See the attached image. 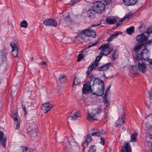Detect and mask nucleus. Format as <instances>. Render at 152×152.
I'll return each mask as SVG.
<instances>
[{"mask_svg": "<svg viewBox=\"0 0 152 152\" xmlns=\"http://www.w3.org/2000/svg\"><path fill=\"white\" fill-rule=\"evenodd\" d=\"M103 56V54H102V53L100 52L99 56L96 58L95 61L96 62H98V61L100 60Z\"/></svg>", "mask_w": 152, "mask_h": 152, "instance_id": "37", "label": "nucleus"}, {"mask_svg": "<svg viewBox=\"0 0 152 152\" xmlns=\"http://www.w3.org/2000/svg\"><path fill=\"white\" fill-rule=\"evenodd\" d=\"M107 98H104L105 99L104 100V103L106 104L107 105H109L110 104V103L109 102L108 100L107 99Z\"/></svg>", "mask_w": 152, "mask_h": 152, "instance_id": "55", "label": "nucleus"}, {"mask_svg": "<svg viewBox=\"0 0 152 152\" xmlns=\"http://www.w3.org/2000/svg\"><path fill=\"white\" fill-rule=\"evenodd\" d=\"M129 145V142L125 143L124 146L121 148V152H131V147Z\"/></svg>", "mask_w": 152, "mask_h": 152, "instance_id": "17", "label": "nucleus"}, {"mask_svg": "<svg viewBox=\"0 0 152 152\" xmlns=\"http://www.w3.org/2000/svg\"><path fill=\"white\" fill-rule=\"evenodd\" d=\"M2 107V105L1 103V101L0 100V111H1V110Z\"/></svg>", "mask_w": 152, "mask_h": 152, "instance_id": "62", "label": "nucleus"}, {"mask_svg": "<svg viewBox=\"0 0 152 152\" xmlns=\"http://www.w3.org/2000/svg\"><path fill=\"white\" fill-rule=\"evenodd\" d=\"M134 28L133 26H132L130 28L126 29V33L129 35L132 34L134 32Z\"/></svg>", "mask_w": 152, "mask_h": 152, "instance_id": "29", "label": "nucleus"}, {"mask_svg": "<svg viewBox=\"0 0 152 152\" xmlns=\"http://www.w3.org/2000/svg\"><path fill=\"white\" fill-rule=\"evenodd\" d=\"M112 64L111 63H106L102 66L98 68L99 71H105L108 69L110 66Z\"/></svg>", "mask_w": 152, "mask_h": 152, "instance_id": "21", "label": "nucleus"}, {"mask_svg": "<svg viewBox=\"0 0 152 152\" xmlns=\"http://www.w3.org/2000/svg\"><path fill=\"white\" fill-rule=\"evenodd\" d=\"M44 25L47 26H51L54 27H56L57 25V21L53 18L47 19L43 22Z\"/></svg>", "mask_w": 152, "mask_h": 152, "instance_id": "6", "label": "nucleus"}, {"mask_svg": "<svg viewBox=\"0 0 152 152\" xmlns=\"http://www.w3.org/2000/svg\"><path fill=\"white\" fill-rule=\"evenodd\" d=\"M80 83V81L78 78H77L76 77H75L73 82L72 86L74 87L77 85H78Z\"/></svg>", "mask_w": 152, "mask_h": 152, "instance_id": "32", "label": "nucleus"}, {"mask_svg": "<svg viewBox=\"0 0 152 152\" xmlns=\"http://www.w3.org/2000/svg\"><path fill=\"white\" fill-rule=\"evenodd\" d=\"M22 107L23 110L25 113V114L26 115L27 113V112L26 110V107L25 106L23 105H22Z\"/></svg>", "mask_w": 152, "mask_h": 152, "instance_id": "53", "label": "nucleus"}, {"mask_svg": "<svg viewBox=\"0 0 152 152\" xmlns=\"http://www.w3.org/2000/svg\"><path fill=\"white\" fill-rule=\"evenodd\" d=\"M104 85L101 86L100 87H99L98 88V90L96 91V92L94 91V90H92V93L94 95H96L98 96H101L104 93Z\"/></svg>", "mask_w": 152, "mask_h": 152, "instance_id": "10", "label": "nucleus"}, {"mask_svg": "<svg viewBox=\"0 0 152 152\" xmlns=\"http://www.w3.org/2000/svg\"><path fill=\"white\" fill-rule=\"evenodd\" d=\"M100 140L101 141L100 142V143L102 145H104L105 143V140L104 137H101Z\"/></svg>", "mask_w": 152, "mask_h": 152, "instance_id": "48", "label": "nucleus"}, {"mask_svg": "<svg viewBox=\"0 0 152 152\" xmlns=\"http://www.w3.org/2000/svg\"><path fill=\"white\" fill-rule=\"evenodd\" d=\"M98 42L97 41L94 43H92L91 45H90L89 46L88 48H90L91 47L93 46H96L97 45V44H98Z\"/></svg>", "mask_w": 152, "mask_h": 152, "instance_id": "51", "label": "nucleus"}, {"mask_svg": "<svg viewBox=\"0 0 152 152\" xmlns=\"http://www.w3.org/2000/svg\"><path fill=\"white\" fill-rule=\"evenodd\" d=\"M138 0H123L124 4L126 6L133 5L137 2Z\"/></svg>", "mask_w": 152, "mask_h": 152, "instance_id": "20", "label": "nucleus"}, {"mask_svg": "<svg viewBox=\"0 0 152 152\" xmlns=\"http://www.w3.org/2000/svg\"><path fill=\"white\" fill-rule=\"evenodd\" d=\"M40 64L42 66L45 65V66H47L48 64L47 62L45 61H42L40 62Z\"/></svg>", "mask_w": 152, "mask_h": 152, "instance_id": "52", "label": "nucleus"}, {"mask_svg": "<svg viewBox=\"0 0 152 152\" xmlns=\"http://www.w3.org/2000/svg\"><path fill=\"white\" fill-rule=\"evenodd\" d=\"M122 33V32L121 31H118L115 33L112 34L111 35L113 39L116 38L119 34H121Z\"/></svg>", "mask_w": 152, "mask_h": 152, "instance_id": "40", "label": "nucleus"}, {"mask_svg": "<svg viewBox=\"0 0 152 152\" xmlns=\"http://www.w3.org/2000/svg\"><path fill=\"white\" fill-rule=\"evenodd\" d=\"M149 36V35L146 36L144 34L142 33L137 35L136 37V39L138 42L141 44L147 40Z\"/></svg>", "mask_w": 152, "mask_h": 152, "instance_id": "8", "label": "nucleus"}, {"mask_svg": "<svg viewBox=\"0 0 152 152\" xmlns=\"http://www.w3.org/2000/svg\"><path fill=\"white\" fill-rule=\"evenodd\" d=\"M84 57L83 56L82 54H79L78 55L77 61H80L81 60L83 59Z\"/></svg>", "mask_w": 152, "mask_h": 152, "instance_id": "47", "label": "nucleus"}, {"mask_svg": "<svg viewBox=\"0 0 152 152\" xmlns=\"http://www.w3.org/2000/svg\"><path fill=\"white\" fill-rule=\"evenodd\" d=\"M80 116V115L78 113H75L71 116H69L68 118H71L72 120H74L75 119L79 117Z\"/></svg>", "mask_w": 152, "mask_h": 152, "instance_id": "33", "label": "nucleus"}, {"mask_svg": "<svg viewBox=\"0 0 152 152\" xmlns=\"http://www.w3.org/2000/svg\"><path fill=\"white\" fill-rule=\"evenodd\" d=\"M113 39V38L112 37L110 36L108 39H107V42L108 43H110V42H111V41H112Z\"/></svg>", "mask_w": 152, "mask_h": 152, "instance_id": "56", "label": "nucleus"}, {"mask_svg": "<svg viewBox=\"0 0 152 152\" xmlns=\"http://www.w3.org/2000/svg\"><path fill=\"white\" fill-rule=\"evenodd\" d=\"M96 149L95 146L94 145H93L90 147L88 150V151L89 152H96Z\"/></svg>", "mask_w": 152, "mask_h": 152, "instance_id": "42", "label": "nucleus"}, {"mask_svg": "<svg viewBox=\"0 0 152 152\" xmlns=\"http://www.w3.org/2000/svg\"><path fill=\"white\" fill-rule=\"evenodd\" d=\"M73 151L72 152H80V151L78 148H76L75 149L74 148L73 149Z\"/></svg>", "mask_w": 152, "mask_h": 152, "instance_id": "59", "label": "nucleus"}, {"mask_svg": "<svg viewBox=\"0 0 152 152\" xmlns=\"http://www.w3.org/2000/svg\"><path fill=\"white\" fill-rule=\"evenodd\" d=\"M64 21L66 22H71L72 21V19L69 15H68L64 19Z\"/></svg>", "mask_w": 152, "mask_h": 152, "instance_id": "41", "label": "nucleus"}, {"mask_svg": "<svg viewBox=\"0 0 152 152\" xmlns=\"http://www.w3.org/2000/svg\"><path fill=\"white\" fill-rule=\"evenodd\" d=\"M4 134L3 132L2 131L0 132V142L1 143V145H2L3 147L4 148H5L7 140L6 138L4 137L3 138Z\"/></svg>", "mask_w": 152, "mask_h": 152, "instance_id": "18", "label": "nucleus"}, {"mask_svg": "<svg viewBox=\"0 0 152 152\" xmlns=\"http://www.w3.org/2000/svg\"><path fill=\"white\" fill-rule=\"evenodd\" d=\"M38 129L36 126H34L29 131V134H31V137H35L37 136Z\"/></svg>", "mask_w": 152, "mask_h": 152, "instance_id": "24", "label": "nucleus"}, {"mask_svg": "<svg viewBox=\"0 0 152 152\" xmlns=\"http://www.w3.org/2000/svg\"><path fill=\"white\" fill-rule=\"evenodd\" d=\"M111 51V50L110 49L107 50H105V51L104 52L102 53V54H103V56H107L110 53Z\"/></svg>", "mask_w": 152, "mask_h": 152, "instance_id": "45", "label": "nucleus"}, {"mask_svg": "<svg viewBox=\"0 0 152 152\" xmlns=\"http://www.w3.org/2000/svg\"><path fill=\"white\" fill-rule=\"evenodd\" d=\"M116 50H115L112 54V57L113 60H115L118 58V56L116 55Z\"/></svg>", "mask_w": 152, "mask_h": 152, "instance_id": "44", "label": "nucleus"}, {"mask_svg": "<svg viewBox=\"0 0 152 152\" xmlns=\"http://www.w3.org/2000/svg\"><path fill=\"white\" fill-rule=\"evenodd\" d=\"M99 116L97 113L92 112L88 114L87 119L89 121H93L94 120L98 121Z\"/></svg>", "mask_w": 152, "mask_h": 152, "instance_id": "12", "label": "nucleus"}, {"mask_svg": "<svg viewBox=\"0 0 152 152\" xmlns=\"http://www.w3.org/2000/svg\"><path fill=\"white\" fill-rule=\"evenodd\" d=\"M28 25V23L26 21L24 20L21 22L20 23V26L21 27L27 28Z\"/></svg>", "mask_w": 152, "mask_h": 152, "instance_id": "36", "label": "nucleus"}, {"mask_svg": "<svg viewBox=\"0 0 152 152\" xmlns=\"http://www.w3.org/2000/svg\"><path fill=\"white\" fill-rule=\"evenodd\" d=\"M105 20L107 23L110 24H114L117 21V20L114 17H107Z\"/></svg>", "mask_w": 152, "mask_h": 152, "instance_id": "23", "label": "nucleus"}, {"mask_svg": "<svg viewBox=\"0 0 152 152\" xmlns=\"http://www.w3.org/2000/svg\"><path fill=\"white\" fill-rule=\"evenodd\" d=\"M148 61L149 62L150 64H152V60L149 59L148 60Z\"/></svg>", "mask_w": 152, "mask_h": 152, "instance_id": "64", "label": "nucleus"}, {"mask_svg": "<svg viewBox=\"0 0 152 152\" xmlns=\"http://www.w3.org/2000/svg\"><path fill=\"white\" fill-rule=\"evenodd\" d=\"M151 43H152V39H151L146 41L144 43H143L142 44L143 45L146 47L148 45H150Z\"/></svg>", "mask_w": 152, "mask_h": 152, "instance_id": "43", "label": "nucleus"}, {"mask_svg": "<svg viewBox=\"0 0 152 152\" xmlns=\"http://www.w3.org/2000/svg\"><path fill=\"white\" fill-rule=\"evenodd\" d=\"M53 107V105L49 102H47L42 104V108L45 113H47Z\"/></svg>", "mask_w": 152, "mask_h": 152, "instance_id": "9", "label": "nucleus"}, {"mask_svg": "<svg viewBox=\"0 0 152 152\" xmlns=\"http://www.w3.org/2000/svg\"><path fill=\"white\" fill-rule=\"evenodd\" d=\"M109 44L107 43L106 45H102L99 48V50H101L100 52L103 53L105 51V50L110 49L109 48Z\"/></svg>", "mask_w": 152, "mask_h": 152, "instance_id": "27", "label": "nucleus"}, {"mask_svg": "<svg viewBox=\"0 0 152 152\" xmlns=\"http://www.w3.org/2000/svg\"><path fill=\"white\" fill-rule=\"evenodd\" d=\"M73 150V149L68 147H65L64 148V152H72Z\"/></svg>", "mask_w": 152, "mask_h": 152, "instance_id": "39", "label": "nucleus"}, {"mask_svg": "<svg viewBox=\"0 0 152 152\" xmlns=\"http://www.w3.org/2000/svg\"><path fill=\"white\" fill-rule=\"evenodd\" d=\"M143 44H137L135 45L134 48V50L135 52L137 53L140 51L141 48L143 46Z\"/></svg>", "mask_w": 152, "mask_h": 152, "instance_id": "28", "label": "nucleus"}, {"mask_svg": "<svg viewBox=\"0 0 152 152\" xmlns=\"http://www.w3.org/2000/svg\"><path fill=\"white\" fill-rule=\"evenodd\" d=\"M96 12V11L93 9H90L87 12V15L90 18H94L95 17Z\"/></svg>", "mask_w": 152, "mask_h": 152, "instance_id": "19", "label": "nucleus"}, {"mask_svg": "<svg viewBox=\"0 0 152 152\" xmlns=\"http://www.w3.org/2000/svg\"><path fill=\"white\" fill-rule=\"evenodd\" d=\"M99 64V62H96L94 61L93 63H91L89 66L88 71L87 72V74H89L91 72L93 69H95Z\"/></svg>", "mask_w": 152, "mask_h": 152, "instance_id": "14", "label": "nucleus"}, {"mask_svg": "<svg viewBox=\"0 0 152 152\" xmlns=\"http://www.w3.org/2000/svg\"><path fill=\"white\" fill-rule=\"evenodd\" d=\"M80 0H71V1L73 4H76Z\"/></svg>", "mask_w": 152, "mask_h": 152, "instance_id": "57", "label": "nucleus"}, {"mask_svg": "<svg viewBox=\"0 0 152 152\" xmlns=\"http://www.w3.org/2000/svg\"><path fill=\"white\" fill-rule=\"evenodd\" d=\"M101 23H99L97 24H93L91 25V27H97V26H100L101 25Z\"/></svg>", "mask_w": 152, "mask_h": 152, "instance_id": "58", "label": "nucleus"}, {"mask_svg": "<svg viewBox=\"0 0 152 152\" xmlns=\"http://www.w3.org/2000/svg\"><path fill=\"white\" fill-rule=\"evenodd\" d=\"M6 63L4 62L0 63V71L2 72H4L6 69Z\"/></svg>", "mask_w": 152, "mask_h": 152, "instance_id": "30", "label": "nucleus"}, {"mask_svg": "<svg viewBox=\"0 0 152 152\" xmlns=\"http://www.w3.org/2000/svg\"><path fill=\"white\" fill-rule=\"evenodd\" d=\"M108 93V92H107L106 91L104 95V98H107V95Z\"/></svg>", "mask_w": 152, "mask_h": 152, "instance_id": "60", "label": "nucleus"}, {"mask_svg": "<svg viewBox=\"0 0 152 152\" xmlns=\"http://www.w3.org/2000/svg\"><path fill=\"white\" fill-rule=\"evenodd\" d=\"M148 34H150L152 33V27H149L147 28V31L145 32Z\"/></svg>", "mask_w": 152, "mask_h": 152, "instance_id": "46", "label": "nucleus"}, {"mask_svg": "<svg viewBox=\"0 0 152 152\" xmlns=\"http://www.w3.org/2000/svg\"><path fill=\"white\" fill-rule=\"evenodd\" d=\"M105 5L101 1H97L95 3L93 7L96 12L98 13H101L105 9Z\"/></svg>", "mask_w": 152, "mask_h": 152, "instance_id": "1", "label": "nucleus"}, {"mask_svg": "<svg viewBox=\"0 0 152 152\" xmlns=\"http://www.w3.org/2000/svg\"><path fill=\"white\" fill-rule=\"evenodd\" d=\"M90 79V84L92 86L94 85V84H97L98 85H100L101 86H103L104 85V83L103 81L97 78H95L93 76L89 77Z\"/></svg>", "mask_w": 152, "mask_h": 152, "instance_id": "3", "label": "nucleus"}, {"mask_svg": "<svg viewBox=\"0 0 152 152\" xmlns=\"http://www.w3.org/2000/svg\"><path fill=\"white\" fill-rule=\"evenodd\" d=\"M86 32L85 34L87 37H91L94 38L96 36V34L95 31L90 28L86 29Z\"/></svg>", "mask_w": 152, "mask_h": 152, "instance_id": "11", "label": "nucleus"}, {"mask_svg": "<svg viewBox=\"0 0 152 152\" xmlns=\"http://www.w3.org/2000/svg\"><path fill=\"white\" fill-rule=\"evenodd\" d=\"M92 138L89 134H88L86 136L85 140L82 143V145L85 148L86 147H87L89 142L92 141Z\"/></svg>", "mask_w": 152, "mask_h": 152, "instance_id": "15", "label": "nucleus"}, {"mask_svg": "<svg viewBox=\"0 0 152 152\" xmlns=\"http://www.w3.org/2000/svg\"><path fill=\"white\" fill-rule=\"evenodd\" d=\"M66 77L64 76L61 75L59 78V81L61 83H64L66 81Z\"/></svg>", "mask_w": 152, "mask_h": 152, "instance_id": "35", "label": "nucleus"}, {"mask_svg": "<svg viewBox=\"0 0 152 152\" xmlns=\"http://www.w3.org/2000/svg\"><path fill=\"white\" fill-rule=\"evenodd\" d=\"M125 118V115L124 114L121 115L118 118V119L117 120L115 123V126L117 127H121L124 123Z\"/></svg>", "mask_w": 152, "mask_h": 152, "instance_id": "4", "label": "nucleus"}, {"mask_svg": "<svg viewBox=\"0 0 152 152\" xmlns=\"http://www.w3.org/2000/svg\"><path fill=\"white\" fill-rule=\"evenodd\" d=\"M108 93V92H107L106 91L104 95V98H107V95Z\"/></svg>", "mask_w": 152, "mask_h": 152, "instance_id": "61", "label": "nucleus"}, {"mask_svg": "<svg viewBox=\"0 0 152 152\" xmlns=\"http://www.w3.org/2000/svg\"><path fill=\"white\" fill-rule=\"evenodd\" d=\"M132 14H131L129 13L126 15L124 18L121 20L119 21L117 23V27H118L120 25H121L123 22L126 20H128L131 18V17L132 16Z\"/></svg>", "mask_w": 152, "mask_h": 152, "instance_id": "22", "label": "nucleus"}, {"mask_svg": "<svg viewBox=\"0 0 152 152\" xmlns=\"http://www.w3.org/2000/svg\"><path fill=\"white\" fill-rule=\"evenodd\" d=\"M91 85L87 83H84L83 85V87L82 89V93L83 94L85 95L87 94H88L90 91H91L92 92V90H93L91 88Z\"/></svg>", "mask_w": 152, "mask_h": 152, "instance_id": "7", "label": "nucleus"}, {"mask_svg": "<svg viewBox=\"0 0 152 152\" xmlns=\"http://www.w3.org/2000/svg\"><path fill=\"white\" fill-rule=\"evenodd\" d=\"M12 50L11 54L14 57H16L18 54V47L14 43H12L10 44Z\"/></svg>", "mask_w": 152, "mask_h": 152, "instance_id": "13", "label": "nucleus"}, {"mask_svg": "<svg viewBox=\"0 0 152 152\" xmlns=\"http://www.w3.org/2000/svg\"><path fill=\"white\" fill-rule=\"evenodd\" d=\"M107 5H109L112 1V0H104Z\"/></svg>", "mask_w": 152, "mask_h": 152, "instance_id": "50", "label": "nucleus"}, {"mask_svg": "<svg viewBox=\"0 0 152 152\" xmlns=\"http://www.w3.org/2000/svg\"><path fill=\"white\" fill-rule=\"evenodd\" d=\"M23 152H31V150L28 148L26 147L25 148L23 149Z\"/></svg>", "mask_w": 152, "mask_h": 152, "instance_id": "49", "label": "nucleus"}, {"mask_svg": "<svg viewBox=\"0 0 152 152\" xmlns=\"http://www.w3.org/2000/svg\"><path fill=\"white\" fill-rule=\"evenodd\" d=\"M149 95L150 96V98L152 99V95H151V92H149Z\"/></svg>", "mask_w": 152, "mask_h": 152, "instance_id": "63", "label": "nucleus"}, {"mask_svg": "<svg viewBox=\"0 0 152 152\" xmlns=\"http://www.w3.org/2000/svg\"><path fill=\"white\" fill-rule=\"evenodd\" d=\"M94 110L96 112L95 113H97L98 114V116H99L100 113L102 112V109L101 108H95Z\"/></svg>", "mask_w": 152, "mask_h": 152, "instance_id": "38", "label": "nucleus"}, {"mask_svg": "<svg viewBox=\"0 0 152 152\" xmlns=\"http://www.w3.org/2000/svg\"><path fill=\"white\" fill-rule=\"evenodd\" d=\"M86 32V29H85L78 33L77 37L81 38L82 40H84L85 39V36L87 37L85 34Z\"/></svg>", "mask_w": 152, "mask_h": 152, "instance_id": "26", "label": "nucleus"}, {"mask_svg": "<svg viewBox=\"0 0 152 152\" xmlns=\"http://www.w3.org/2000/svg\"><path fill=\"white\" fill-rule=\"evenodd\" d=\"M109 116L108 115L107 111H105L104 115L103 121L104 124L107 122L109 120Z\"/></svg>", "mask_w": 152, "mask_h": 152, "instance_id": "31", "label": "nucleus"}, {"mask_svg": "<svg viewBox=\"0 0 152 152\" xmlns=\"http://www.w3.org/2000/svg\"><path fill=\"white\" fill-rule=\"evenodd\" d=\"M137 69H136V71H135L133 68H132L131 71V72L132 73H133L134 74H136L137 73Z\"/></svg>", "mask_w": 152, "mask_h": 152, "instance_id": "54", "label": "nucleus"}, {"mask_svg": "<svg viewBox=\"0 0 152 152\" xmlns=\"http://www.w3.org/2000/svg\"><path fill=\"white\" fill-rule=\"evenodd\" d=\"M148 52V50L147 49V48L145 47L144 49L142 51L140 54L138 53H137L136 55L134 56V60H136L139 61L144 59V58L145 57L144 55H147Z\"/></svg>", "mask_w": 152, "mask_h": 152, "instance_id": "2", "label": "nucleus"}, {"mask_svg": "<svg viewBox=\"0 0 152 152\" xmlns=\"http://www.w3.org/2000/svg\"><path fill=\"white\" fill-rule=\"evenodd\" d=\"M11 115L14 120L15 121H17V123H15L16 124L15 128L16 129H18L20 126V120L18 115V113L16 112H13L11 113Z\"/></svg>", "mask_w": 152, "mask_h": 152, "instance_id": "5", "label": "nucleus"}, {"mask_svg": "<svg viewBox=\"0 0 152 152\" xmlns=\"http://www.w3.org/2000/svg\"><path fill=\"white\" fill-rule=\"evenodd\" d=\"M138 67L139 70L142 73H145L146 71V65L145 63L142 62L141 63H138Z\"/></svg>", "mask_w": 152, "mask_h": 152, "instance_id": "16", "label": "nucleus"}, {"mask_svg": "<svg viewBox=\"0 0 152 152\" xmlns=\"http://www.w3.org/2000/svg\"><path fill=\"white\" fill-rule=\"evenodd\" d=\"M106 133L105 131L103 130H102L99 131H97L95 132H93L91 134V135L95 137H99L100 136Z\"/></svg>", "mask_w": 152, "mask_h": 152, "instance_id": "25", "label": "nucleus"}, {"mask_svg": "<svg viewBox=\"0 0 152 152\" xmlns=\"http://www.w3.org/2000/svg\"><path fill=\"white\" fill-rule=\"evenodd\" d=\"M137 136V134L136 133H133L131 136V140L130 142H133L135 141L136 137Z\"/></svg>", "mask_w": 152, "mask_h": 152, "instance_id": "34", "label": "nucleus"}]
</instances>
